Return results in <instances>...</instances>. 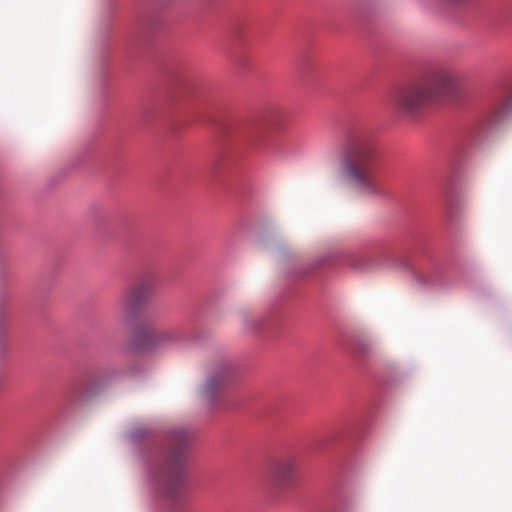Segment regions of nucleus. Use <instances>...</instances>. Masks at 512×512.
<instances>
[{
	"label": "nucleus",
	"mask_w": 512,
	"mask_h": 512,
	"mask_svg": "<svg viewBox=\"0 0 512 512\" xmlns=\"http://www.w3.org/2000/svg\"><path fill=\"white\" fill-rule=\"evenodd\" d=\"M151 291V284L147 281H140L128 287L118 300L122 317H134L149 300Z\"/></svg>",
	"instance_id": "nucleus-5"
},
{
	"label": "nucleus",
	"mask_w": 512,
	"mask_h": 512,
	"mask_svg": "<svg viewBox=\"0 0 512 512\" xmlns=\"http://www.w3.org/2000/svg\"><path fill=\"white\" fill-rule=\"evenodd\" d=\"M182 339L179 327H162L147 334L145 344L151 347H165L178 344Z\"/></svg>",
	"instance_id": "nucleus-9"
},
{
	"label": "nucleus",
	"mask_w": 512,
	"mask_h": 512,
	"mask_svg": "<svg viewBox=\"0 0 512 512\" xmlns=\"http://www.w3.org/2000/svg\"><path fill=\"white\" fill-rule=\"evenodd\" d=\"M151 291V284L147 281H140L128 287L118 300L122 317H134L149 300Z\"/></svg>",
	"instance_id": "nucleus-4"
},
{
	"label": "nucleus",
	"mask_w": 512,
	"mask_h": 512,
	"mask_svg": "<svg viewBox=\"0 0 512 512\" xmlns=\"http://www.w3.org/2000/svg\"><path fill=\"white\" fill-rule=\"evenodd\" d=\"M375 154L374 137L362 129L349 130L340 144V175L349 186L365 195L381 193L373 170Z\"/></svg>",
	"instance_id": "nucleus-1"
},
{
	"label": "nucleus",
	"mask_w": 512,
	"mask_h": 512,
	"mask_svg": "<svg viewBox=\"0 0 512 512\" xmlns=\"http://www.w3.org/2000/svg\"><path fill=\"white\" fill-rule=\"evenodd\" d=\"M188 441L186 432L176 434L175 447L163 467L152 473L155 489L163 497L175 501L185 491L186 473L183 466V452Z\"/></svg>",
	"instance_id": "nucleus-2"
},
{
	"label": "nucleus",
	"mask_w": 512,
	"mask_h": 512,
	"mask_svg": "<svg viewBox=\"0 0 512 512\" xmlns=\"http://www.w3.org/2000/svg\"><path fill=\"white\" fill-rule=\"evenodd\" d=\"M235 372L230 365H224L213 371L206 379L202 394L209 402H213L232 383Z\"/></svg>",
	"instance_id": "nucleus-7"
},
{
	"label": "nucleus",
	"mask_w": 512,
	"mask_h": 512,
	"mask_svg": "<svg viewBox=\"0 0 512 512\" xmlns=\"http://www.w3.org/2000/svg\"><path fill=\"white\" fill-rule=\"evenodd\" d=\"M445 1L448 3H452V4H462V3H465L467 0H445Z\"/></svg>",
	"instance_id": "nucleus-13"
},
{
	"label": "nucleus",
	"mask_w": 512,
	"mask_h": 512,
	"mask_svg": "<svg viewBox=\"0 0 512 512\" xmlns=\"http://www.w3.org/2000/svg\"><path fill=\"white\" fill-rule=\"evenodd\" d=\"M512 111V92L501 99L494 108V119L500 120Z\"/></svg>",
	"instance_id": "nucleus-10"
},
{
	"label": "nucleus",
	"mask_w": 512,
	"mask_h": 512,
	"mask_svg": "<svg viewBox=\"0 0 512 512\" xmlns=\"http://www.w3.org/2000/svg\"><path fill=\"white\" fill-rule=\"evenodd\" d=\"M369 264L370 257L368 255H356L348 259V265L360 271L366 270Z\"/></svg>",
	"instance_id": "nucleus-11"
},
{
	"label": "nucleus",
	"mask_w": 512,
	"mask_h": 512,
	"mask_svg": "<svg viewBox=\"0 0 512 512\" xmlns=\"http://www.w3.org/2000/svg\"><path fill=\"white\" fill-rule=\"evenodd\" d=\"M415 279L421 285H425L427 283L426 278L422 274H419V273L416 274L415 275Z\"/></svg>",
	"instance_id": "nucleus-12"
},
{
	"label": "nucleus",
	"mask_w": 512,
	"mask_h": 512,
	"mask_svg": "<svg viewBox=\"0 0 512 512\" xmlns=\"http://www.w3.org/2000/svg\"><path fill=\"white\" fill-rule=\"evenodd\" d=\"M432 100L420 78L403 84L391 97L394 109L404 115L418 114Z\"/></svg>",
	"instance_id": "nucleus-3"
},
{
	"label": "nucleus",
	"mask_w": 512,
	"mask_h": 512,
	"mask_svg": "<svg viewBox=\"0 0 512 512\" xmlns=\"http://www.w3.org/2000/svg\"><path fill=\"white\" fill-rule=\"evenodd\" d=\"M421 81L434 100L445 91L454 87L456 75L449 67H436L422 76Z\"/></svg>",
	"instance_id": "nucleus-6"
},
{
	"label": "nucleus",
	"mask_w": 512,
	"mask_h": 512,
	"mask_svg": "<svg viewBox=\"0 0 512 512\" xmlns=\"http://www.w3.org/2000/svg\"><path fill=\"white\" fill-rule=\"evenodd\" d=\"M271 481L281 487H289L296 484L297 463L295 459L284 458L275 462L269 471Z\"/></svg>",
	"instance_id": "nucleus-8"
}]
</instances>
